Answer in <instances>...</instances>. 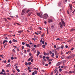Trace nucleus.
<instances>
[{
  "instance_id": "54",
  "label": "nucleus",
  "mask_w": 75,
  "mask_h": 75,
  "mask_svg": "<svg viewBox=\"0 0 75 75\" xmlns=\"http://www.w3.org/2000/svg\"><path fill=\"white\" fill-rule=\"evenodd\" d=\"M33 61H34V59H32L31 60V62H33Z\"/></svg>"
},
{
  "instance_id": "2",
  "label": "nucleus",
  "mask_w": 75,
  "mask_h": 75,
  "mask_svg": "<svg viewBox=\"0 0 75 75\" xmlns=\"http://www.w3.org/2000/svg\"><path fill=\"white\" fill-rule=\"evenodd\" d=\"M64 5V2L62 1H60L57 4V6L58 7H62Z\"/></svg>"
},
{
  "instance_id": "34",
  "label": "nucleus",
  "mask_w": 75,
  "mask_h": 75,
  "mask_svg": "<svg viewBox=\"0 0 75 75\" xmlns=\"http://www.w3.org/2000/svg\"><path fill=\"white\" fill-rule=\"evenodd\" d=\"M11 59H12V60H13V59H14V57H13V56L11 57Z\"/></svg>"
},
{
  "instance_id": "18",
  "label": "nucleus",
  "mask_w": 75,
  "mask_h": 75,
  "mask_svg": "<svg viewBox=\"0 0 75 75\" xmlns=\"http://www.w3.org/2000/svg\"><path fill=\"white\" fill-rule=\"evenodd\" d=\"M57 71V69H55L54 70V74H56V72Z\"/></svg>"
},
{
  "instance_id": "52",
  "label": "nucleus",
  "mask_w": 75,
  "mask_h": 75,
  "mask_svg": "<svg viewBox=\"0 0 75 75\" xmlns=\"http://www.w3.org/2000/svg\"><path fill=\"white\" fill-rule=\"evenodd\" d=\"M3 74V73L2 72H1L0 73V75H2Z\"/></svg>"
},
{
  "instance_id": "59",
  "label": "nucleus",
  "mask_w": 75,
  "mask_h": 75,
  "mask_svg": "<svg viewBox=\"0 0 75 75\" xmlns=\"http://www.w3.org/2000/svg\"><path fill=\"white\" fill-rule=\"evenodd\" d=\"M46 55H49V53H47L46 54Z\"/></svg>"
},
{
  "instance_id": "47",
  "label": "nucleus",
  "mask_w": 75,
  "mask_h": 75,
  "mask_svg": "<svg viewBox=\"0 0 75 75\" xmlns=\"http://www.w3.org/2000/svg\"><path fill=\"white\" fill-rule=\"evenodd\" d=\"M57 50H58V51H59V47H57L56 48Z\"/></svg>"
},
{
  "instance_id": "3",
  "label": "nucleus",
  "mask_w": 75,
  "mask_h": 75,
  "mask_svg": "<svg viewBox=\"0 0 75 75\" xmlns=\"http://www.w3.org/2000/svg\"><path fill=\"white\" fill-rule=\"evenodd\" d=\"M47 17H48V15L47 14H45L43 15L44 19L47 20Z\"/></svg>"
},
{
  "instance_id": "19",
  "label": "nucleus",
  "mask_w": 75,
  "mask_h": 75,
  "mask_svg": "<svg viewBox=\"0 0 75 75\" xmlns=\"http://www.w3.org/2000/svg\"><path fill=\"white\" fill-rule=\"evenodd\" d=\"M9 66H10H10H11V65H10V64H7L6 66V67H9Z\"/></svg>"
},
{
  "instance_id": "28",
  "label": "nucleus",
  "mask_w": 75,
  "mask_h": 75,
  "mask_svg": "<svg viewBox=\"0 0 75 75\" xmlns=\"http://www.w3.org/2000/svg\"><path fill=\"white\" fill-rule=\"evenodd\" d=\"M30 10H28L26 12V13H28L30 12Z\"/></svg>"
},
{
  "instance_id": "29",
  "label": "nucleus",
  "mask_w": 75,
  "mask_h": 75,
  "mask_svg": "<svg viewBox=\"0 0 75 75\" xmlns=\"http://www.w3.org/2000/svg\"><path fill=\"white\" fill-rule=\"evenodd\" d=\"M12 51L13 52H16V51H15V50H14V49H13V50Z\"/></svg>"
},
{
  "instance_id": "6",
  "label": "nucleus",
  "mask_w": 75,
  "mask_h": 75,
  "mask_svg": "<svg viewBox=\"0 0 75 75\" xmlns=\"http://www.w3.org/2000/svg\"><path fill=\"white\" fill-rule=\"evenodd\" d=\"M69 6L70 7V10L71 11H70V12H71V11H72V5H70V4H69Z\"/></svg>"
},
{
  "instance_id": "35",
  "label": "nucleus",
  "mask_w": 75,
  "mask_h": 75,
  "mask_svg": "<svg viewBox=\"0 0 75 75\" xmlns=\"http://www.w3.org/2000/svg\"><path fill=\"white\" fill-rule=\"evenodd\" d=\"M49 54H50V55H51V54H52V52L51 51H50L49 52Z\"/></svg>"
},
{
  "instance_id": "55",
  "label": "nucleus",
  "mask_w": 75,
  "mask_h": 75,
  "mask_svg": "<svg viewBox=\"0 0 75 75\" xmlns=\"http://www.w3.org/2000/svg\"><path fill=\"white\" fill-rule=\"evenodd\" d=\"M69 74H71L72 73H73V72L71 71H69Z\"/></svg>"
},
{
  "instance_id": "61",
  "label": "nucleus",
  "mask_w": 75,
  "mask_h": 75,
  "mask_svg": "<svg viewBox=\"0 0 75 75\" xmlns=\"http://www.w3.org/2000/svg\"><path fill=\"white\" fill-rule=\"evenodd\" d=\"M32 75H35V73H34V72H33V73H32Z\"/></svg>"
},
{
  "instance_id": "17",
  "label": "nucleus",
  "mask_w": 75,
  "mask_h": 75,
  "mask_svg": "<svg viewBox=\"0 0 75 75\" xmlns=\"http://www.w3.org/2000/svg\"><path fill=\"white\" fill-rule=\"evenodd\" d=\"M37 14L38 16H39V17L40 16V13H37Z\"/></svg>"
},
{
  "instance_id": "46",
  "label": "nucleus",
  "mask_w": 75,
  "mask_h": 75,
  "mask_svg": "<svg viewBox=\"0 0 75 75\" xmlns=\"http://www.w3.org/2000/svg\"><path fill=\"white\" fill-rule=\"evenodd\" d=\"M52 61V59H49V61Z\"/></svg>"
},
{
  "instance_id": "12",
  "label": "nucleus",
  "mask_w": 75,
  "mask_h": 75,
  "mask_svg": "<svg viewBox=\"0 0 75 75\" xmlns=\"http://www.w3.org/2000/svg\"><path fill=\"white\" fill-rule=\"evenodd\" d=\"M55 55H58V53H57L56 50H55Z\"/></svg>"
},
{
  "instance_id": "26",
  "label": "nucleus",
  "mask_w": 75,
  "mask_h": 75,
  "mask_svg": "<svg viewBox=\"0 0 75 75\" xmlns=\"http://www.w3.org/2000/svg\"><path fill=\"white\" fill-rule=\"evenodd\" d=\"M31 13H28V16H31Z\"/></svg>"
},
{
  "instance_id": "41",
  "label": "nucleus",
  "mask_w": 75,
  "mask_h": 75,
  "mask_svg": "<svg viewBox=\"0 0 75 75\" xmlns=\"http://www.w3.org/2000/svg\"><path fill=\"white\" fill-rule=\"evenodd\" d=\"M59 72H61V71H62V69H59Z\"/></svg>"
},
{
  "instance_id": "50",
  "label": "nucleus",
  "mask_w": 75,
  "mask_h": 75,
  "mask_svg": "<svg viewBox=\"0 0 75 75\" xmlns=\"http://www.w3.org/2000/svg\"><path fill=\"white\" fill-rule=\"evenodd\" d=\"M40 58H42V55H40Z\"/></svg>"
},
{
  "instance_id": "36",
  "label": "nucleus",
  "mask_w": 75,
  "mask_h": 75,
  "mask_svg": "<svg viewBox=\"0 0 75 75\" xmlns=\"http://www.w3.org/2000/svg\"><path fill=\"white\" fill-rule=\"evenodd\" d=\"M31 61V58H29L28 59V61L29 62V61Z\"/></svg>"
},
{
  "instance_id": "23",
  "label": "nucleus",
  "mask_w": 75,
  "mask_h": 75,
  "mask_svg": "<svg viewBox=\"0 0 75 75\" xmlns=\"http://www.w3.org/2000/svg\"><path fill=\"white\" fill-rule=\"evenodd\" d=\"M71 41H72V39H70L68 41V42H71Z\"/></svg>"
},
{
  "instance_id": "24",
  "label": "nucleus",
  "mask_w": 75,
  "mask_h": 75,
  "mask_svg": "<svg viewBox=\"0 0 75 75\" xmlns=\"http://www.w3.org/2000/svg\"><path fill=\"white\" fill-rule=\"evenodd\" d=\"M42 47L43 48H45V46L44 45H42Z\"/></svg>"
},
{
  "instance_id": "4",
  "label": "nucleus",
  "mask_w": 75,
  "mask_h": 75,
  "mask_svg": "<svg viewBox=\"0 0 75 75\" xmlns=\"http://www.w3.org/2000/svg\"><path fill=\"white\" fill-rule=\"evenodd\" d=\"M25 9L23 10L21 13L22 16H24V14L25 13Z\"/></svg>"
},
{
  "instance_id": "9",
  "label": "nucleus",
  "mask_w": 75,
  "mask_h": 75,
  "mask_svg": "<svg viewBox=\"0 0 75 75\" xmlns=\"http://www.w3.org/2000/svg\"><path fill=\"white\" fill-rule=\"evenodd\" d=\"M8 41L6 40H4L3 41V44H5L6 42H7Z\"/></svg>"
},
{
  "instance_id": "8",
  "label": "nucleus",
  "mask_w": 75,
  "mask_h": 75,
  "mask_svg": "<svg viewBox=\"0 0 75 75\" xmlns=\"http://www.w3.org/2000/svg\"><path fill=\"white\" fill-rule=\"evenodd\" d=\"M42 44H44V41H42V38H41V40H40V42L41 43L42 42Z\"/></svg>"
},
{
  "instance_id": "31",
  "label": "nucleus",
  "mask_w": 75,
  "mask_h": 75,
  "mask_svg": "<svg viewBox=\"0 0 75 75\" xmlns=\"http://www.w3.org/2000/svg\"><path fill=\"white\" fill-rule=\"evenodd\" d=\"M38 28L40 30H42V28L41 27H39Z\"/></svg>"
},
{
  "instance_id": "51",
  "label": "nucleus",
  "mask_w": 75,
  "mask_h": 75,
  "mask_svg": "<svg viewBox=\"0 0 75 75\" xmlns=\"http://www.w3.org/2000/svg\"><path fill=\"white\" fill-rule=\"evenodd\" d=\"M24 51L25 52V54H26V53H27V52H26V50H24Z\"/></svg>"
},
{
  "instance_id": "14",
  "label": "nucleus",
  "mask_w": 75,
  "mask_h": 75,
  "mask_svg": "<svg viewBox=\"0 0 75 75\" xmlns=\"http://www.w3.org/2000/svg\"><path fill=\"white\" fill-rule=\"evenodd\" d=\"M37 33H38V34H41L42 33H41V31H37Z\"/></svg>"
},
{
  "instance_id": "62",
  "label": "nucleus",
  "mask_w": 75,
  "mask_h": 75,
  "mask_svg": "<svg viewBox=\"0 0 75 75\" xmlns=\"http://www.w3.org/2000/svg\"><path fill=\"white\" fill-rule=\"evenodd\" d=\"M50 58V57H46V59H49Z\"/></svg>"
},
{
  "instance_id": "30",
  "label": "nucleus",
  "mask_w": 75,
  "mask_h": 75,
  "mask_svg": "<svg viewBox=\"0 0 75 75\" xmlns=\"http://www.w3.org/2000/svg\"><path fill=\"white\" fill-rule=\"evenodd\" d=\"M41 71L42 72H45V70H41Z\"/></svg>"
},
{
  "instance_id": "5",
  "label": "nucleus",
  "mask_w": 75,
  "mask_h": 75,
  "mask_svg": "<svg viewBox=\"0 0 75 75\" xmlns=\"http://www.w3.org/2000/svg\"><path fill=\"white\" fill-rule=\"evenodd\" d=\"M52 21V18H49L48 19V22L49 23H51Z\"/></svg>"
},
{
  "instance_id": "49",
  "label": "nucleus",
  "mask_w": 75,
  "mask_h": 75,
  "mask_svg": "<svg viewBox=\"0 0 75 75\" xmlns=\"http://www.w3.org/2000/svg\"><path fill=\"white\" fill-rule=\"evenodd\" d=\"M54 48H57V46H56V45H54Z\"/></svg>"
},
{
  "instance_id": "27",
  "label": "nucleus",
  "mask_w": 75,
  "mask_h": 75,
  "mask_svg": "<svg viewBox=\"0 0 75 75\" xmlns=\"http://www.w3.org/2000/svg\"><path fill=\"white\" fill-rule=\"evenodd\" d=\"M13 42H17V40H15V39H14L13 40Z\"/></svg>"
},
{
  "instance_id": "11",
  "label": "nucleus",
  "mask_w": 75,
  "mask_h": 75,
  "mask_svg": "<svg viewBox=\"0 0 75 75\" xmlns=\"http://www.w3.org/2000/svg\"><path fill=\"white\" fill-rule=\"evenodd\" d=\"M37 56H38V55H39V54H40V51L37 50Z\"/></svg>"
},
{
  "instance_id": "44",
  "label": "nucleus",
  "mask_w": 75,
  "mask_h": 75,
  "mask_svg": "<svg viewBox=\"0 0 75 75\" xmlns=\"http://www.w3.org/2000/svg\"><path fill=\"white\" fill-rule=\"evenodd\" d=\"M74 47H73V48H71V51H73V50H74Z\"/></svg>"
},
{
  "instance_id": "10",
  "label": "nucleus",
  "mask_w": 75,
  "mask_h": 75,
  "mask_svg": "<svg viewBox=\"0 0 75 75\" xmlns=\"http://www.w3.org/2000/svg\"><path fill=\"white\" fill-rule=\"evenodd\" d=\"M65 57V55H62L61 57V58H62V59H64Z\"/></svg>"
},
{
  "instance_id": "1",
  "label": "nucleus",
  "mask_w": 75,
  "mask_h": 75,
  "mask_svg": "<svg viewBox=\"0 0 75 75\" xmlns=\"http://www.w3.org/2000/svg\"><path fill=\"white\" fill-rule=\"evenodd\" d=\"M61 21L59 22V25H60V27L61 28H63L64 27V26H65V23L63 20L62 19L61 20Z\"/></svg>"
},
{
  "instance_id": "39",
  "label": "nucleus",
  "mask_w": 75,
  "mask_h": 75,
  "mask_svg": "<svg viewBox=\"0 0 75 75\" xmlns=\"http://www.w3.org/2000/svg\"><path fill=\"white\" fill-rule=\"evenodd\" d=\"M25 45V42H22V45Z\"/></svg>"
},
{
  "instance_id": "64",
  "label": "nucleus",
  "mask_w": 75,
  "mask_h": 75,
  "mask_svg": "<svg viewBox=\"0 0 75 75\" xmlns=\"http://www.w3.org/2000/svg\"><path fill=\"white\" fill-rule=\"evenodd\" d=\"M5 40H8V38H7V37H6L5 38Z\"/></svg>"
},
{
  "instance_id": "57",
  "label": "nucleus",
  "mask_w": 75,
  "mask_h": 75,
  "mask_svg": "<svg viewBox=\"0 0 75 75\" xmlns=\"http://www.w3.org/2000/svg\"><path fill=\"white\" fill-rule=\"evenodd\" d=\"M35 34H36V35H38V33H37V32H35Z\"/></svg>"
},
{
  "instance_id": "20",
  "label": "nucleus",
  "mask_w": 75,
  "mask_h": 75,
  "mask_svg": "<svg viewBox=\"0 0 75 75\" xmlns=\"http://www.w3.org/2000/svg\"><path fill=\"white\" fill-rule=\"evenodd\" d=\"M28 64L29 65H31V64H32V63L30 62H29L28 63Z\"/></svg>"
},
{
  "instance_id": "40",
  "label": "nucleus",
  "mask_w": 75,
  "mask_h": 75,
  "mask_svg": "<svg viewBox=\"0 0 75 75\" xmlns=\"http://www.w3.org/2000/svg\"><path fill=\"white\" fill-rule=\"evenodd\" d=\"M59 11H61V12L62 11H63V9H60Z\"/></svg>"
},
{
  "instance_id": "56",
  "label": "nucleus",
  "mask_w": 75,
  "mask_h": 75,
  "mask_svg": "<svg viewBox=\"0 0 75 75\" xmlns=\"http://www.w3.org/2000/svg\"><path fill=\"white\" fill-rule=\"evenodd\" d=\"M4 20L5 21H7V19L6 18H4Z\"/></svg>"
},
{
  "instance_id": "13",
  "label": "nucleus",
  "mask_w": 75,
  "mask_h": 75,
  "mask_svg": "<svg viewBox=\"0 0 75 75\" xmlns=\"http://www.w3.org/2000/svg\"><path fill=\"white\" fill-rule=\"evenodd\" d=\"M26 45L27 47H29V48H30L31 47L30 45H29V44H26Z\"/></svg>"
},
{
  "instance_id": "33",
  "label": "nucleus",
  "mask_w": 75,
  "mask_h": 75,
  "mask_svg": "<svg viewBox=\"0 0 75 75\" xmlns=\"http://www.w3.org/2000/svg\"><path fill=\"white\" fill-rule=\"evenodd\" d=\"M43 54L44 55H46V53L45 52H44L43 53Z\"/></svg>"
},
{
  "instance_id": "43",
  "label": "nucleus",
  "mask_w": 75,
  "mask_h": 75,
  "mask_svg": "<svg viewBox=\"0 0 75 75\" xmlns=\"http://www.w3.org/2000/svg\"><path fill=\"white\" fill-rule=\"evenodd\" d=\"M45 58H46V57L45 56H43V59H45Z\"/></svg>"
},
{
  "instance_id": "25",
  "label": "nucleus",
  "mask_w": 75,
  "mask_h": 75,
  "mask_svg": "<svg viewBox=\"0 0 75 75\" xmlns=\"http://www.w3.org/2000/svg\"><path fill=\"white\" fill-rule=\"evenodd\" d=\"M54 53H52L51 57H54Z\"/></svg>"
},
{
  "instance_id": "53",
  "label": "nucleus",
  "mask_w": 75,
  "mask_h": 75,
  "mask_svg": "<svg viewBox=\"0 0 75 75\" xmlns=\"http://www.w3.org/2000/svg\"><path fill=\"white\" fill-rule=\"evenodd\" d=\"M67 12L68 14H69V12L68 11H67Z\"/></svg>"
},
{
  "instance_id": "16",
  "label": "nucleus",
  "mask_w": 75,
  "mask_h": 75,
  "mask_svg": "<svg viewBox=\"0 0 75 75\" xmlns=\"http://www.w3.org/2000/svg\"><path fill=\"white\" fill-rule=\"evenodd\" d=\"M75 29H71V32H73V31H75Z\"/></svg>"
},
{
  "instance_id": "32",
  "label": "nucleus",
  "mask_w": 75,
  "mask_h": 75,
  "mask_svg": "<svg viewBox=\"0 0 75 75\" xmlns=\"http://www.w3.org/2000/svg\"><path fill=\"white\" fill-rule=\"evenodd\" d=\"M61 48H62V49H63L64 48V46L61 45Z\"/></svg>"
},
{
  "instance_id": "37",
  "label": "nucleus",
  "mask_w": 75,
  "mask_h": 75,
  "mask_svg": "<svg viewBox=\"0 0 75 75\" xmlns=\"http://www.w3.org/2000/svg\"><path fill=\"white\" fill-rule=\"evenodd\" d=\"M34 73L35 74H37V71L36 70L34 71Z\"/></svg>"
},
{
  "instance_id": "45",
  "label": "nucleus",
  "mask_w": 75,
  "mask_h": 75,
  "mask_svg": "<svg viewBox=\"0 0 75 75\" xmlns=\"http://www.w3.org/2000/svg\"><path fill=\"white\" fill-rule=\"evenodd\" d=\"M25 65H28V63L27 62H25Z\"/></svg>"
},
{
  "instance_id": "42",
  "label": "nucleus",
  "mask_w": 75,
  "mask_h": 75,
  "mask_svg": "<svg viewBox=\"0 0 75 75\" xmlns=\"http://www.w3.org/2000/svg\"><path fill=\"white\" fill-rule=\"evenodd\" d=\"M7 19H8V20H11V19L10 18H7Z\"/></svg>"
},
{
  "instance_id": "63",
  "label": "nucleus",
  "mask_w": 75,
  "mask_h": 75,
  "mask_svg": "<svg viewBox=\"0 0 75 75\" xmlns=\"http://www.w3.org/2000/svg\"><path fill=\"white\" fill-rule=\"evenodd\" d=\"M17 71H18V72H20V70H19V69H16Z\"/></svg>"
},
{
  "instance_id": "22",
  "label": "nucleus",
  "mask_w": 75,
  "mask_h": 75,
  "mask_svg": "<svg viewBox=\"0 0 75 75\" xmlns=\"http://www.w3.org/2000/svg\"><path fill=\"white\" fill-rule=\"evenodd\" d=\"M34 48H37L38 47V46H37V45H34L33 46Z\"/></svg>"
},
{
  "instance_id": "38",
  "label": "nucleus",
  "mask_w": 75,
  "mask_h": 75,
  "mask_svg": "<svg viewBox=\"0 0 75 75\" xmlns=\"http://www.w3.org/2000/svg\"><path fill=\"white\" fill-rule=\"evenodd\" d=\"M9 43H10V44H12V42L11 40H10L9 41Z\"/></svg>"
},
{
  "instance_id": "60",
  "label": "nucleus",
  "mask_w": 75,
  "mask_h": 75,
  "mask_svg": "<svg viewBox=\"0 0 75 75\" xmlns=\"http://www.w3.org/2000/svg\"><path fill=\"white\" fill-rule=\"evenodd\" d=\"M66 54H69V51H68L67 52H66Z\"/></svg>"
},
{
  "instance_id": "15",
  "label": "nucleus",
  "mask_w": 75,
  "mask_h": 75,
  "mask_svg": "<svg viewBox=\"0 0 75 75\" xmlns=\"http://www.w3.org/2000/svg\"><path fill=\"white\" fill-rule=\"evenodd\" d=\"M23 30H20L18 31V33H19V34H21V33L22 32H23Z\"/></svg>"
},
{
  "instance_id": "21",
  "label": "nucleus",
  "mask_w": 75,
  "mask_h": 75,
  "mask_svg": "<svg viewBox=\"0 0 75 75\" xmlns=\"http://www.w3.org/2000/svg\"><path fill=\"white\" fill-rule=\"evenodd\" d=\"M46 29L47 30V33L48 34V28H47Z\"/></svg>"
},
{
  "instance_id": "7",
  "label": "nucleus",
  "mask_w": 75,
  "mask_h": 75,
  "mask_svg": "<svg viewBox=\"0 0 75 75\" xmlns=\"http://www.w3.org/2000/svg\"><path fill=\"white\" fill-rule=\"evenodd\" d=\"M61 64V62H59L57 63L56 64V66H59V65H60Z\"/></svg>"
},
{
  "instance_id": "58",
  "label": "nucleus",
  "mask_w": 75,
  "mask_h": 75,
  "mask_svg": "<svg viewBox=\"0 0 75 75\" xmlns=\"http://www.w3.org/2000/svg\"><path fill=\"white\" fill-rule=\"evenodd\" d=\"M35 50V48H33L32 49V51H34Z\"/></svg>"
},
{
  "instance_id": "48",
  "label": "nucleus",
  "mask_w": 75,
  "mask_h": 75,
  "mask_svg": "<svg viewBox=\"0 0 75 75\" xmlns=\"http://www.w3.org/2000/svg\"><path fill=\"white\" fill-rule=\"evenodd\" d=\"M70 57H71V56H69L67 57V58L68 59H69V58H70Z\"/></svg>"
}]
</instances>
